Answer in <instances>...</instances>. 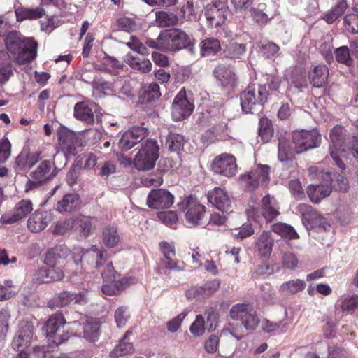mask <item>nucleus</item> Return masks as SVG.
Instances as JSON below:
<instances>
[{"label": "nucleus", "mask_w": 358, "mask_h": 358, "mask_svg": "<svg viewBox=\"0 0 358 358\" xmlns=\"http://www.w3.org/2000/svg\"><path fill=\"white\" fill-rule=\"evenodd\" d=\"M358 308V295H343L335 303L336 313L343 317L345 313H352Z\"/></svg>", "instance_id": "nucleus-24"}, {"label": "nucleus", "mask_w": 358, "mask_h": 358, "mask_svg": "<svg viewBox=\"0 0 358 358\" xmlns=\"http://www.w3.org/2000/svg\"><path fill=\"white\" fill-rule=\"evenodd\" d=\"M40 159V152L27 153L22 152L15 159V169L24 171L32 168Z\"/></svg>", "instance_id": "nucleus-28"}, {"label": "nucleus", "mask_w": 358, "mask_h": 358, "mask_svg": "<svg viewBox=\"0 0 358 358\" xmlns=\"http://www.w3.org/2000/svg\"><path fill=\"white\" fill-rule=\"evenodd\" d=\"M108 258L107 251L103 248H99L96 245H92L90 248L85 250L82 248H76L73 249L72 254L73 264L76 267L74 274L77 275L81 273L83 266L79 265V262H86L92 268L101 269L103 262L106 261Z\"/></svg>", "instance_id": "nucleus-3"}, {"label": "nucleus", "mask_w": 358, "mask_h": 358, "mask_svg": "<svg viewBox=\"0 0 358 358\" xmlns=\"http://www.w3.org/2000/svg\"><path fill=\"white\" fill-rule=\"evenodd\" d=\"M100 324L95 318H88L83 326V336L90 342L96 341L99 338Z\"/></svg>", "instance_id": "nucleus-33"}, {"label": "nucleus", "mask_w": 358, "mask_h": 358, "mask_svg": "<svg viewBox=\"0 0 358 358\" xmlns=\"http://www.w3.org/2000/svg\"><path fill=\"white\" fill-rule=\"evenodd\" d=\"M297 210L301 214L302 222L307 229L316 227L322 222L323 218L308 204H299Z\"/></svg>", "instance_id": "nucleus-21"}, {"label": "nucleus", "mask_w": 358, "mask_h": 358, "mask_svg": "<svg viewBox=\"0 0 358 358\" xmlns=\"http://www.w3.org/2000/svg\"><path fill=\"white\" fill-rule=\"evenodd\" d=\"M177 15L173 13L157 11L155 13V24L158 27H166L173 26L178 22Z\"/></svg>", "instance_id": "nucleus-39"}, {"label": "nucleus", "mask_w": 358, "mask_h": 358, "mask_svg": "<svg viewBox=\"0 0 358 358\" xmlns=\"http://www.w3.org/2000/svg\"><path fill=\"white\" fill-rule=\"evenodd\" d=\"M273 246L271 233L264 231L255 242V251L261 257H268L271 254Z\"/></svg>", "instance_id": "nucleus-26"}, {"label": "nucleus", "mask_w": 358, "mask_h": 358, "mask_svg": "<svg viewBox=\"0 0 358 358\" xmlns=\"http://www.w3.org/2000/svg\"><path fill=\"white\" fill-rule=\"evenodd\" d=\"M34 325L28 321H22L20 323L19 329L17 331L13 341V347L17 350H22L28 347L33 339Z\"/></svg>", "instance_id": "nucleus-17"}, {"label": "nucleus", "mask_w": 358, "mask_h": 358, "mask_svg": "<svg viewBox=\"0 0 358 358\" xmlns=\"http://www.w3.org/2000/svg\"><path fill=\"white\" fill-rule=\"evenodd\" d=\"M259 136L263 143L268 142L273 135V129L271 122L266 117H262L259 120Z\"/></svg>", "instance_id": "nucleus-45"}, {"label": "nucleus", "mask_w": 358, "mask_h": 358, "mask_svg": "<svg viewBox=\"0 0 358 358\" xmlns=\"http://www.w3.org/2000/svg\"><path fill=\"white\" fill-rule=\"evenodd\" d=\"M184 144V137L175 133H169L166 137V145L172 152H178Z\"/></svg>", "instance_id": "nucleus-50"}, {"label": "nucleus", "mask_w": 358, "mask_h": 358, "mask_svg": "<svg viewBox=\"0 0 358 358\" xmlns=\"http://www.w3.org/2000/svg\"><path fill=\"white\" fill-rule=\"evenodd\" d=\"M230 316L233 320H241L247 330H255L260 323V319L252 305L238 303L230 310Z\"/></svg>", "instance_id": "nucleus-9"}, {"label": "nucleus", "mask_w": 358, "mask_h": 358, "mask_svg": "<svg viewBox=\"0 0 358 358\" xmlns=\"http://www.w3.org/2000/svg\"><path fill=\"white\" fill-rule=\"evenodd\" d=\"M261 52L267 58H271L275 56L279 50V46L271 41L262 43L260 46Z\"/></svg>", "instance_id": "nucleus-59"}, {"label": "nucleus", "mask_w": 358, "mask_h": 358, "mask_svg": "<svg viewBox=\"0 0 358 358\" xmlns=\"http://www.w3.org/2000/svg\"><path fill=\"white\" fill-rule=\"evenodd\" d=\"M73 301V293L62 292L55 296L50 303V308H62L67 306Z\"/></svg>", "instance_id": "nucleus-51"}, {"label": "nucleus", "mask_w": 358, "mask_h": 358, "mask_svg": "<svg viewBox=\"0 0 358 358\" xmlns=\"http://www.w3.org/2000/svg\"><path fill=\"white\" fill-rule=\"evenodd\" d=\"M252 203H250L247 210L249 218L258 221L260 216H262L267 222H271L280 214L276 200L268 194L262 198L261 207L255 206V202Z\"/></svg>", "instance_id": "nucleus-8"}, {"label": "nucleus", "mask_w": 358, "mask_h": 358, "mask_svg": "<svg viewBox=\"0 0 358 358\" xmlns=\"http://www.w3.org/2000/svg\"><path fill=\"white\" fill-rule=\"evenodd\" d=\"M334 55L336 60L338 63L345 64L347 66H351L354 64V60L350 55V49L346 45H343L336 48L334 51Z\"/></svg>", "instance_id": "nucleus-46"}, {"label": "nucleus", "mask_w": 358, "mask_h": 358, "mask_svg": "<svg viewBox=\"0 0 358 358\" xmlns=\"http://www.w3.org/2000/svg\"><path fill=\"white\" fill-rule=\"evenodd\" d=\"M292 143L285 138H279L278 158L281 162L290 160L294 154H299L319 145L320 136L315 130L295 131L292 134Z\"/></svg>", "instance_id": "nucleus-1"}, {"label": "nucleus", "mask_w": 358, "mask_h": 358, "mask_svg": "<svg viewBox=\"0 0 358 358\" xmlns=\"http://www.w3.org/2000/svg\"><path fill=\"white\" fill-rule=\"evenodd\" d=\"M348 6L345 0H338L334 7L322 17V19L327 23L332 24L344 13Z\"/></svg>", "instance_id": "nucleus-35"}, {"label": "nucleus", "mask_w": 358, "mask_h": 358, "mask_svg": "<svg viewBox=\"0 0 358 358\" xmlns=\"http://www.w3.org/2000/svg\"><path fill=\"white\" fill-rule=\"evenodd\" d=\"M17 21L25 19H38L43 17L45 13L42 7L35 8H18L15 11Z\"/></svg>", "instance_id": "nucleus-37"}, {"label": "nucleus", "mask_w": 358, "mask_h": 358, "mask_svg": "<svg viewBox=\"0 0 358 358\" xmlns=\"http://www.w3.org/2000/svg\"><path fill=\"white\" fill-rule=\"evenodd\" d=\"M187 312L183 311L171 320L167 322V329L171 333L176 332L178 329L180 327L182 322L187 316Z\"/></svg>", "instance_id": "nucleus-64"}, {"label": "nucleus", "mask_w": 358, "mask_h": 358, "mask_svg": "<svg viewBox=\"0 0 358 358\" xmlns=\"http://www.w3.org/2000/svg\"><path fill=\"white\" fill-rule=\"evenodd\" d=\"M65 323L66 321L61 314L56 313L49 317L45 323V331L50 345H59L69 338V336L59 334Z\"/></svg>", "instance_id": "nucleus-11"}, {"label": "nucleus", "mask_w": 358, "mask_h": 358, "mask_svg": "<svg viewBox=\"0 0 358 358\" xmlns=\"http://www.w3.org/2000/svg\"><path fill=\"white\" fill-rule=\"evenodd\" d=\"M272 231L282 237L289 239H296L299 235L295 229L285 223H277L272 226Z\"/></svg>", "instance_id": "nucleus-43"}, {"label": "nucleus", "mask_w": 358, "mask_h": 358, "mask_svg": "<svg viewBox=\"0 0 358 358\" xmlns=\"http://www.w3.org/2000/svg\"><path fill=\"white\" fill-rule=\"evenodd\" d=\"M220 50V43L216 38H208L201 43V55L203 57L214 55Z\"/></svg>", "instance_id": "nucleus-38"}, {"label": "nucleus", "mask_w": 358, "mask_h": 358, "mask_svg": "<svg viewBox=\"0 0 358 358\" xmlns=\"http://www.w3.org/2000/svg\"><path fill=\"white\" fill-rule=\"evenodd\" d=\"M96 105L90 101H81L74 106V117L80 121L87 124H92L94 121V111Z\"/></svg>", "instance_id": "nucleus-22"}, {"label": "nucleus", "mask_w": 358, "mask_h": 358, "mask_svg": "<svg viewBox=\"0 0 358 358\" xmlns=\"http://www.w3.org/2000/svg\"><path fill=\"white\" fill-rule=\"evenodd\" d=\"M51 169L52 165L49 160L42 161L36 169L30 173L29 176L44 182L50 178Z\"/></svg>", "instance_id": "nucleus-40"}, {"label": "nucleus", "mask_w": 358, "mask_h": 358, "mask_svg": "<svg viewBox=\"0 0 358 358\" xmlns=\"http://www.w3.org/2000/svg\"><path fill=\"white\" fill-rule=\"evenodd\" d=\"M212 171L226 177H232L237 172V164L235 157L228 153L217 155L212 162Z\"/></svg>", "instance_id": "nucleus-12"}, {"label": "nucleus", "mask_w": 358, "mask_h": 358, "mask_svg": "<svg viewBox=\"0 0 358 358\" xmlns=\"http://www.w3.org/2000/svg\"><path fill=\"white\" fill-rule=\"evenodd\" d=\"M80 203V197L77 194H68L57 202V209L59 212H71L76 210Z\"/></svg>", "instance_id": "nucleus-31"}, {"label": "nucleus", "mask_w": 358, "mask_h": 358, "mask_svg": "<svg viewBox=\"0 0 358 358\" xmlns=\"http://www.w3.org/2000/svg\"><path fill=\"white\" fill-rule=\"evenodd\" d=\"M127 60L133 69L138 70L142 73H148L152 69V63L149 59H141L132 57H128Z\"/></svg>", "instance_id": "nucleus-48"}, {"label": "nucleus", "mask_w": 358, "mask_h": 358, "mask_svg": "<svg viewBox=\"0 0 358 358\" xmlns=\"http://www.w3.org/2000/svg\"><path fill=\"white\" fill-rule=\"evenodd\" d=\"M114 317L117 327H124L130 318L128 308L125 306L119 307L115 312Z\"/></svg>", "instance_id": "nucleus-52"}, {"label": "nucleus", "mask_w": 358, "mask_h": 358, "mask_svg": "<svg viewBox=\"0 0 358 358\" xmlns=\"http://www.w3.org/2000/svg\"><path fill=\"white\" fill-rule=\"evenodd\" d=\"M172 33L174 36L173 42L176 52L183 48H190L193 45L194 39L192 37L182 29H172Z\"/></svg>", "instance_id": "nucleus-32"}, {"label": "nucleus", "mask_w": 358, "mask_h": 358, "mask_svg": "<svg viewBox=\"0 0 358 358\" xmlns=\"http://www.w3.org/2000/svg\"><path fill=\"white\" fill-rule=\"evenodd\" d=\"M129 283V279L127 278H122L120 280H116L115 279L110 280V282H105L103 285L102 292L108 296L114 295Z\"/></svg>", "instance_id": "nucleus-41"}, {"label": "nucleus", "mask_w": 358, "mask_h": 358, "mask_svg": "<svg viewBox=\"0 0 358 358\" xmlns=\"http://www.w3.org/2000/svg\"><path fill=\"white\" fill-rule=\"evenodd\" d=\"M206 316V329L213 331L215 329L217 324L218 314L213 308H207L205 311Z\"/></svg>", "instance_id": "nucleus-54"}, {"label": "nucleus", "mask_w": 358, "mask_h": 358, "mask_svg": "<svg viewBox=\"0 0 358 358\" xmlns=\"http://www.w3.org/2000/svg\"><path fill=\"white\" fill-rule=\"evenodd\" d=\"M346 130L339 125L334 127L330 132L329 154L335 164L341 169H345V164L340 157L346 155L345 148L343 145Z\"/></svg>", "instance_id": "nucleus-10"}, {"label": "nucleus", "mask_w": 358, "mask_h": 358, "mask_svg": "<svg viewBox=\"0 0 358 358\" xmlns=\"http://www.w3.org/2000/svg\"><path fill=\"white\" fill-rule=\"evenodd\" d=\"M92 86L94 90H108L111 92H116L117 90H119L117 83L113 84L112 83L101 78L94 80Z\"/></svg>", "instance_id": "nucleus-58"}, {"label": "nucleus", "mask_w": 358, "mask_h": 358, "mask_svg": "<svg viewBox=\"0 0 358 358\" xmlns=\"http://www.w3.org/2000/svg\"><path fill=\"white\" fill-rule=\"evenodd\" d=\"M294 87L299 90H301L303 88L306 87L307 82L305 74L301 71L294 72L290 77L289 87Z\"/></svg>", "instance_id": "nucleus-53"}, {"label": "nucleus", "mask_w": 358, "mask_h": 358, "mask_svg": "<svg viewBox=\"0 0 358 358\" xmlns=\"http://www.w3.org/2000/svg\"><path fill=\"white\" fill-rule=\"evenodd\" d=\"M213 75L217 81L224 88H233L237 84V76L232 67L224 64L216 66Z\"/></svg>", "instance_id": "nucleus-19"}, {"label": "nucleus", "mask_w": 358, "mask_h": 358, "mask_svg": "<svg viewBox=\"0 0 358 358\" xmlns=\"http://www.w3.org/2000/svg\"><path fill=\"white\" fill-rule=\"evenodd\" d=\"M173 195L164 189H153L147 196V204L149 208L153 209L169 208L173 205Z\"/></svg>", "instance_id": "nucleus-15"}, {"label": "nucleus", "mask_w": 358, "mask_h": 358, "mask_svg": "<svg viewBox=\"0 0 358 358\" xmlns=\"http://www.w3.org/2000/svg\"><path fill=\"white\" fill-rule=\"evenodd\" d=\"M159 220L167 226L172 227L178 221V215L174 211H163L157 213Z\"/></svg>", "instance_id": "nucleus-60"}, {"label": "nucleus", "mask_w": 358, "mask_h": 358, "mask_svg": "<svg viewBox=\"0 0 358 358\" xmlns=\"http://www.w3.org/2000/svg\"><path fill=\"white\" fill-rule=\"evenodd\" d=\"M228 14L227 8L220 2L208 4L206 7L205 15L211 27L222 25Z\"/></svg>", "instance_id": "nucleus-18"}, {"label": "nucleus", "mask_w": 358, "mask_h": 358, "mask_svg": "<svg viewBox=\"0 0 358 358\" xmlns=\"http://www.w3.org/2000/svg\"><path fill=\"white\" fill-rule=\"evenodd\" d=\"M206 329L204 318L202 315H199L190 326L189 331L194 336H200L204 334Z\"/></svg>", "instance_id": "nucleus-55"}, {"label": "nucleus", "mask_w": 358, "mask_h": 358, "mask_svg": "<svg viewBox=\"0 0 358 358\" xmlns=\"http://www.w3.org/2000/svg\"><path fill=\"white\" fill-rule=\"evenodd\" d=\"M174 36L172 33V29L162 31L159 35V50L162 51H175L173 42Z\"/></svg>", "instance_id": "nucleus-42"}, {"label": "nucleus", "mask_w": 358, "mask_h": 358, "mask_svg": "<svg viewBox=\"0 0 358 358\" xmlns=\"http://www.w3.org/2000/svg\"><path fill=\"white\" fill-rule=\"evenodd\" d=\"M179 208L185 213V224L188 227L201 224L206 214V208L192 196L185 198L180 204Z\"/></svg>", "instance_id": "nucleus-7"}, {"label": "nucleus", "mask_w": 358, "mask_h": 358, "mask_svg": "<svg viewBox=\"0 0 358 358\" xmlns=\"http://www.w3.org/2000/svg\"><path fill=\"white\" fill-rule=\"evenodd\" d=\"M11 144L7 138L0 141V164L5 162L10 156Z\"/></svg>", "instance_id": "nucleus-63"}, {"label": "nucleus", "mask_w": 358, "mask_h": 358, "mask_svg": "<svg viewBox=\"0 0 358 358\" xmlns=\"http://www.w3.org/2000/svg\"><path fill=\"white\" fill-rule=\"evenodd\" d=\"M265 8L266 5L264 3H260L257 8L250 9L251 16L257 22L264 23L267 22L268 19V15L264 12Z\"/></svg>", "instance_id": "nucleus-61"}, {"label": "nucleus", "mask_w": 358, "mask_h": 358, "mask_svg": "<svg viewBox=\"0 0 358 358\" xmlns=\"http://www.w3.org/2000/svg\"><path fill=\"white\" fill-rule=\"evenodd\" d=\"M73 223L74 222L71 219L58 222L52 230V234L55 235H64L73 228Z\"/></svg>", "instance_id": "nucleus-57"}, {"label": "nucleus", "mask_w": 358, "mask_h": 358, "mask_svg": "<svg viewBox=\"0 0 358 358\" xmlns=\"http://www.w3.org/2000/svg\"><path fill=\"white\" fill-rule=\"evenodd\" d=\"M328 76L329 69L323 64L315 65L308 74L310 83L315 87H322L325 84Z\"/></svg>", "instance_id": "nucleus-27"}, {"label": "nucleus", "mask_w": 358, "mask_h": 358, "mask_svg": "<svg viewBox=\"0 0 358 358\" xmlns=\"http://www.w3.org/2000/svg\"><path fill=\"white\" fill-rule=\"evenodd\" d=\"M73 228L80 237L86 238L94 229L93 219L86 216H79L73 220Z\"/></svg>", "instance_id": "nucleus-29"}, {"label": "nucleus", "mask_w": 358, "mask_h": 358, "mask_svg": "<svg viewBox=\"0 0 358 358\" xmlns=\"http://www.w3.org/2000/svg\"><path fill=\"white\" fill-rule=\"evenodd\" d=\"M5 43L8 52L20 64L33 60L36 56V41L32 38H24L16 31H11L6 36Z\"/></svg>", "instance_id": "nucleus-2"}, {"label": "nucleus", "mask_w": 358, "mask_h": 358, "mask_svg": "<svg viewBox=\"0 0 358 358\" xmlns=\"http://www.w3.org/2000/svg\"><path fill=\"white\" fill-rule=\"evenodd\" d=\"M78 138L71 131L61 132L59 136V145L63 153L67 155H75Z\"/></svg>", "instance_id": "nucleus-25"}, {"label": "nucleus", "mask_w": 358, "mask_h": 358, "mask_svg": "<svg viewBox=\"0 0 358 358\" xmlns=\"http://www.w3.org/2000/svg\"><path fill=\"white\" fill-rule=\"evenodd\" d=\"M159 157V145L154 139H148L142 143L134 159V164L139 171L152 169Z\"/></svg>", "instance_id": "nucleus-5"}, {"label": "nucleus", "mask_w": 358, "mask_h": 358, "mask_svg": "<svg viewBox=\"0 0 358 358\" xmlns=\"http://www.w3.org/2000/svg\"><path fill=\"white\" fill-rule=\"evenodd\" d=\"M270 166L258 164L238 178L239 185L245 191L252 192L259 187L264 186L269 182Z\"/></svg>", "instance_id": "nucleus-4"}, {"label": "nucleus", "mask_w": 358, "mask_h": 358, "mask_svg": "<svg viewBox=\"0 0 358 358\" xmlns=\"http://www.w3.org/2000/svg\"><path fill=\"white\" fill-rule=\"evenodd\" d=\"M246 52V47L243 44L234 43L224 50L226 57L229 59H240Z\"/></svg>", "instance_id": "nucleus-47"}, {"label": "nucleus", "mask_w": 358, "mask_h": 358, "mask_svg": "<svg viewBox=\"0 0 358 358\" xmlns=\"http://www.w3.org/2000/svg\"><path fill=\"white\" fill-rule=\"evenodd\" d=\"M148 136V130L145 127H133L122 134L118 142L119 148L122 150H129Z\"/></svg>", "instance_id": "nucleus-16"}, {"label": "nucleus", "mask_w": 358, "mask_h": 358, "mask_svg": "<svg viewBox=\"0 0 358 358\" xmlns=\"http://www.w3.org/2000/svg\"><path fill=\"white\" fill-rule=\"evenodd\" d=\"M306 285V284L303 280H290L281 284L279 287V291L285 294H295L303 291Z\"/></svg>", "instance_id": "nucleus-34"}, {"label": "nucleus", "mask_w": 358, "mask_h": 358, "mask_svg": "<svg viewBox=\"0 0 358 358\" xmlns=\"http://www.w3.org/2000/svg\"><path fill=\"white\" fill-rule=\"evenodd\" d=\"M51 220L50 212L36 210L29 218L27 227L31 232H39L45 229Z\"/></svg>", "instance_id": "nucleus-23"}, {"label": "nucleus", "mask_w": 358, "mask_h": 358, "mask_svg": "<svg viewBox=\"0 0 358 358\" xmlns=\"http://www.w3.org/2000/svg\"><path fill=\"white\" fill-rule=\"evenodd\" d=\"M331 191V187L327 185H310L308 187L306 192L312 202L318 203L322 199L329 196Z\"/></svg>", "instance_id": "nucleus-30"}, {"label": "nucleus", "mask_w": 358, "mask_h": 358, "mask_svg": "<svg viewBox=\"0 0 358 358\" xmlns=\"http://www.w3.org/2000/svg\"><path fill=\"white\" fill-rule=\"evenodd\" d=\"M33 210V203L29 199H22L17 202L12 210L2 215L0 222L10 224L25 217Z\"/></svg>", "instance_id": "nucleus-14"}, {"label": "nucleus", "mask_w": 358, "mask_h": 358, "mask_svg": "<svg viewBox=\"0 0 358 358\" xmlns=\"http://www.w3.org/2000/svg\"><path fill=\"white\" fill-rule=\"evenodd\" d=\"M344 24L348 31L358 33V15H347L344 18Z\"/></svg>", "instance_id": "nucleus-62"}, {"label": "nucleus", "mask_w": 358, "mask_h": 358, "mask_svg": "<svg viewBox=\"0 0 358 358\" xmlns=\"http://www.w3.org/2000/svg\"><path fill=\"white\" fill-rule=\"evenodd\" d=\"M208 200L218 210L227 212L230 208L231 201L227 192L220 187H215L208 193Z\"/></svg>", "instance_id": "nucleus-20"}, {"label": "nucleus", "mask_w": 358, "mask_h": 358, "mask_svg": "<svg viewBox=\"0 0 358 358\" xmlns=\"http://www.w3.org/2000/svg\"><path fill=\"white\" fill-rule=\"evenodd\" d=\"M102 240L103 244L108 248H114L120 242V236L117 229L113 226H108L103 229Z\"/></svg>", "instance_id": "nucleus-36"}, {"label": "nucleus", "mask_w": 358, "mask_h": 358, "mask_svg": "<svg viewBox=\"0 0 358 358\" xmlns=\"http://www.w3.org/2000/svg\"><path fill=\"white\" fill-rule=\"evenodd\" d=\"M194 108L193 103L188 100L186 92L182 89L174 98L171 107V115L174 120L180 121L189 117Z\"/></svg>", "instance_id": "nucleus-13"}, {"label": "nucleus", "mask_w": 358, "mask_h": 358, "mask_svg": "<svg viewBox=\"0 0 358 358\" xmlns=\"http://www.w3.org/2000/svg\"><path fill=\"white\" fill-rule=\"evenodd\" d=\"M161 96L159 86L155 83H152L144 87L143 99L144 101L151 102L157 100Z\"/></svg>", "instance_id": "nucleus-49"}, {"label": "nucleus", "mask_w": 358, "mask_h": 358, "mask_svg": "<svg viewBox=\"0 0 358 358\" xmlns=\"http://www.w3.org/2000/svg\"><path fill=\"white\" fill-rule=\"evenodd\" d=\"M101 269H98L101 273L104 282L110 281L115 278V271L111 262L108 261V258L105 262H103Z\"/></svg>", "instance_id": "nucleus-56"}, {"label": "nucleus", "mask_w": 358, "mask_h": 358, "mask_svg": "<svg viewBox=\"0 0 358 358\" xmlns=\"http://www.w3.org/2000/svg\"><path fill=\"white\" fill-rule=\"evenodd\" d=\"M268 93L265 85L257 88L249 86L241 94V106L245 113H255L256 108L262 106L268 100Z\"/></svg>", "instance_id": "nucleus-6"}, {"label": "nucleus", "mask_w": 358, "mask_h": 358, "mask_svg": "<svg viewBox=\"0 0 358 358\" xmlns=\"http://www.w3.org/2000/svg\"><path fill=\"white\" fill-rule=\"evenodd\" d=\"M131 334V331H127L125 333L123 339L110 352V357L117 358L125 355L133 350L132 344L126 341L127 336Z\"/></svg>", "instance_id": "nucleus-44"}]
</instances>
